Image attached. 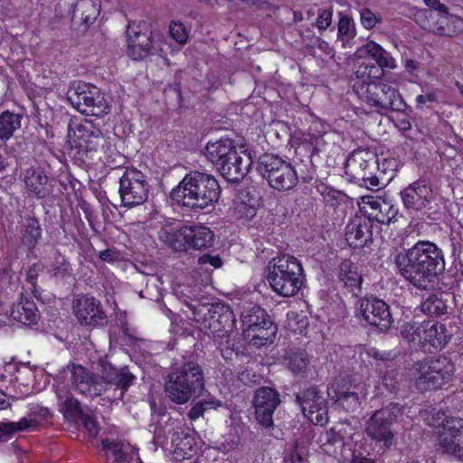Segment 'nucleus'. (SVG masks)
Listing matches in <instances>:
<instances>
[{
    "label": "nucleus",
    "instance_id": "f257e3e1",
    "mask_svg": "<svg viewBox=\"0 0 463 463\" xmlns=\"http://www.w3.org/2000/svg\"><path fill=\"white\" fill-rule=\"evenodd\" d=\"M100 381L85 367L78 364L68 366L72 390L81 395L94 398L104 395L109 402L121 400L136 376L125 366L116 368L107 360L99 363Z\"/></svg>",
    "mask_w": 463,
    "mask_h": 463
},
{
    "label": "nucleus",
    "instance_id": "f03ea898",
    "mask_svg": "<svg viewBox=\"0 0 463 463\" xmlns=\"http://www.w3.org/2000/svg\"><path fill=\"white\" fill-rule=\"evenodd\" d=\"M398 273L414 287L427 289L445 269L442 250L429 241H420L394 256Z\"/></svg>",
    "mask_w": 463,
    "mask_h": 463
},
{
    "label": "nucleus",
    "instance_id": "7ed1b4c3",
    "mask_svg": "<svg viewBox=\"0 0 463 463\" xmlns=\"http://www.w3.org/2000/svg\"><path fill=\"white\" fill-rule=\"evenodd\" d=\"M220 186L211 175L194 171L183 178L171 192V198L179 205L203 210L213 205L220 196Z\"/></svg>",
    "mask_w": 463,
    "mask_h": 463
},
{
    "label": "nucleus",
    "instance_id": "20e7f679",
    "mask_svg": "<svg viewBox=\"0 0 463 463\" xmlns=\"http://www.w3.org/2000/svg\"><path fill=\"white\" fill-rule=\"evenodd\" d=\"M187 291L185 293L182 289L181 294L185 298L184 302L192 311L193 319L198 327L209 336H225L227 328L232 326L233 317L229 307L220 303H201L190 289Z\"/></svg>",
    "mask_w": 463,
    "mask_h": 463
},
{
    "label": "nucleus",
    "instance_id": "39448f33",
    "mask_svg": "<svg viewBox=\"0 0 463 463\" xmlns=\"http://www.w3.org/2000/svg\"><path fill=\"white\" fill-rule=\"evenodd\" d=\"M204 388V377L201 366L194 362L184 363L168 374L165 383V397L175 404H185L197 397Z\"/></svg>",
    "mask_w": 463,
    "mask_h": 463
},
{
    "label": "nucleus",
    "instance_id": "423d86ee",
    "mask_svg": "<svg viewBox=\"0 0 463 463\" xmlns=\"http://www.w3.org/2000/svg\"><path fill=\"white\" fill-rule=\"evenodd\" d=\"M267 279L273 291L281 297L295 296L302 287L304 269L297 258L283 255L269 262Z\"/></svg>",
    "mask_w": 463,
    "mask_h": 463
},
{
    "label": "nucleus",
    "instance_id": "0eeeda50",
    "mask_svg": "<svg viewBox=\"0 0 463 463\" xmlns=\"http://www.w3.org/2000/svg\"><path fill=\"white\" fill-rule=\"evenodd\" d=\"M128 54L135 61L149 55L163 56L169 45L159 32H154L146 22L130 23L126 31Z\"/></svg>",
    "mask_w": 463,
    "mask_h": 463
},
{
    "label": "nucleus",
    "instance_id": "6e6552de",
    "mask_svg": "<svg viewBox=\"0 0 463 463\" xmlns=\"http://www.w3.org/2000/svg\"><path fill=\"white\" fill-rule=\"evenodd\" d=\"M455 372L454 364L446 356L429 357L414 365L415 386L420 392L441 388Z\"/></svg>",
    "mask_w": 463,
    "mask_h": 463
},
{
    "label": "nucleus",
    "instance_id": "1a4fd4ad",
    "mask_svg": "<svg viewBox=\"0 0 463 463\" xmlns=\"http://www.w3.org/2000/svg\"><path fill=\"white\" fill-rule=\"evenodd\" d=\"M67 99L81 114L101 117L108 114L110 109L104 94L96 86L81 80L71 82Z\"/></svg>",
    "mask_w": 463,
    "mask_h": 463
},
{
    "label": "nucleus",
    "instance_id": "9d476101",
    "mask_svg": "<svg viewBox=\"0 0 463 463\" xmlns=\"http://www.w3.org/2000/svg\"><path fill=\"white\" fill-rule=\"evenodd\" d=\"M354 90L363 102L377 112L398 111L404 106V101L398 90L387 83L371 81L367 84L354 85Z\"/></svg>",
    "mask_w": 463,
    "mask_h": 463
},
{
    "label": "nucleus",
    "instance_id": "9b49d317",
    "mask_svg": "<svg viewBox=\"0 0 463 463\" xmlns=\"http://www.w3.org/2000/svg\"><path fill=\"white\" fill-rule=\"evenodd\" d=\"M258 170L269 186L278 191H288L298 183L297 172L291 164L275 155L261 156Z\"/></svg>",
    "mask_w": 463,
    "mask_h": 463
},
{
    "label": "nucleus",
    "instance_id": "f8f14e48",
    "mask_svg": "<svg viewBox=\"0 0 463 463\" xmlns=\"http://www.w3.org/2000/svg\"><path fill=\"white\" fill-rule=\"evenodd\" d=\"M243 335L254 345H264L274 337L276 328L264 309L253 305L244 307L241 315Z\"/></svg>",
    "mask_w": 463,
    "mask_h": 463
},
{
    "label": "nucleus",
    "instance_id": "ddd939ff",
    "mask_svg": "<svg viewBox=\"0 0 463 463\" xmlns=\"http://www.w3.org/2000/svg\"><path fill=\"white\" fill-rule=\"evenodd\" d=\"M402 407L398 403H390L375 411L365 424L366 435L384 448H390L394 440L392 425L402 414Z\"/></svg>",
    "mask_w": 463,
    "mask_h": 463
},
{
    "label": "nucleus",
    "instance_id": "4468645a",
    "mask_svg": "<svg viewBox=\"0 0 463 463\" xmlns=\"http://www.w3.org/2000/svg\"><path fill=\"white\" fill-rule=\"evenodd\" d=\"M377 158L375 155L367 150H357L347 158L345 163V174L352 180L369 190H378L383 185L375 175L377 169Z\"/></svg>",
    "mask_w": 463,
    "mask_h": 463
},
{
    "label": "nucleus",
    "instance_id": "2eb2a0df",
    "mask_svg": "<svg viewBox=\"0 0 463 463\" xmlns=\"http://www.w3.org/2000/svg\"><path fill=\"white\" fill-rule=\"evenodd\" d=\"M119 194L125 207L142 204L148 196V184L144 174L136 168L126 169L119 180Z\"/></svg>",
    "mask_w": 463,
    "mask_h": 463
},
{
    "label": "nucleus",
    "instance_id": "dca6fc26",
    "mask_svg": "<svg viewBox=\"0 0 463 463\" xmlns=\"http://www.w3.org/2000/svg\"><path fill=\"white\" fill-rule=\"evenodd\" d=\"M439 449L463 460V419L449 417L442 422L439 434Z\"/></svg>",
    "mask_w": 463,
    "mask_h": 463
},
{
    "label": "nucleus",
    "instance_id": "f3484780",
    "mask_svg": "<svg viewBox=\"0 0 463 463\" xmlns=\"http://www.w3.org/2000/svg\"><path fill=\"white\" fill-rule=\"evenodd\" d=\"M297 401L311 422L321 426L327 422L326 400L317 387H309L297 394Z\"/></svg>",
    "mask_w": 463,
    "mask_h": 463
},
{
    "label": "nucleus",
    "instance_id": "a211bd4d",
    "mask_svg": "<svg viewBox=\"0 0 463 463\" xmlns=\"http://www.w3.org/2000/svg\"><path fill=\"white\" fill-rule=\"evenodd\" d=\"M74 312L79 323L88 328L104 326L108 323L107 315L99 300L89 295L77 299Z\"/></svg>",
    "mask_w": 463,
    "mask_h": 463
},
{
    "label": "nucleus",
    "instance_id": "6ab92c4d",
    "mask_svg": "<svg viewBox=\"0 0 463 463\" xmlns=\"http://www.w3.org/2000/svg\"><path fill=\"white\" fill-rule=\"evenodd\" d=\"M279 392L270 387L259 388L253 399L257 421L264 427L273 424V413L280 403Z\"/></svg>",
    "mask_w": 463,
    "mask_h": 463
},
{
    "label": "nucleus",
    "instance_id": "aec40b11",
    "mask_svg": "<svg viewBox=\"0 0 463 463\" xmlns=\"http://www.w3.org/2000/svg\"><path fill=\"white\" fill-rule=\"evenodd\" d=\"M364 384H344L335 380L327 390L328 397L347 411H355L364 396Z\"/></svg>",
    "mask_w": 463,
    "mask_h": 463
},
{
    "label": "nucleus",
    "instance_id": "412c9836",
    "mask_svg": "<svg viewBox=\"0 0 463 463\" xmlns=\"http://www.w3.org/2000/svg\"><path fill=\"white\" fill-rule=\"evenodd\" d=\"M359 314L370 325L387 329L392 323L389 306L379 298H364L359 301Z\"/></svg>",
    "mask_w": 463,
    "mask_h": 463
},
{
    "label": "nucleus",
    "instance_id": "4be33fe9",
    "mask_svg": "<svg viewBox=\"0 0 463 463\" xmlns=\"http://www.w3.org/2000/svg\"><path fill=\"white\" fill-rule=\"evenodd\" d=\"M405 208L420 212L430 208L434 200V194L430 184L424 180H417L401 192Z\"/></svg>",
    "mask_w": 463,
    "mask_h": 463
},
{
    "label": "nucleus",
    "instance_id": "5701e85b",
    "mask_svg": "<svg viewBox=\"0 0 463 463\" xmlns=\"http://www.w3.org/2000/svg\"><path fill=\"white\" fill-rule=\"evenodd\" d=\"M222 163L219 173L229 182H239L248 173L252 158L246 151H234Z\"/></svg>",
    "mask_w": 463,
    "mask_h": 463
},
{
    "label": "nucleus",
    "instance_id": "b1692460",
    "mask_svg": "<svg viewBox=\"0 0 463 463\" xmlns=\"http://www.w3.org/2000/svg\"><path fill=\"white\" fill-rule=\"evenodd\" d=\"M372 222L364 218L356 217L345 227V240L353 248H363L372 240Z\"/></svg>",
    "mask_w": 463,
    "mask_h": 463
},
{
    "label": "nucleus",
    "instance_id": "393cba45",
    "mask_svg": "<svg viewBox=\"0 0 463 463\" xmlns=\"http://www.w3.org/2000/svg\"><path fill=\"white\" fill-rule=\"evenodd\" d=\"M11 316L14 320L26 326L36 325L40 319V312L33 298L23 294L13 304Z\"/></svg>",
    "mask_w": 463,
    "mask_h": 463
},
{
    "label": "nucleus",
    "instance_id": "a878e982",
    "mask_svg": "<svg viewBox=\"0 0 463 463\" xmlns=\"http://www.w3.org/2000/svg\"><path fill=\"white\" fill-rule=\"evenodd\" d=\"M25 188L29 195L45 198L51 194L48 177L41 168L31 167L24 173Z\"/></svg>",
    "mask_w": 463,
    "mask_h": 463
},
{
    "label": "nucleus",
    "instance_id": "bb28decb",
    "mask_svg": "<svg viewBox=\"0 0 463 463\" xmlns=\"http://www.w3.org/2000/svg\"><path fill=\"white\" fill-rule=\"evenodd\" d=\"M237 148L230 138H222L215 142H209L205 147L206 157L216 166L219 171L222 163H225L232 153Z\"/></svg>",
    "mask_w": 463,
    "mask_h": 463
},
{
    "label": "nucleus",
    "instance_id": "cd10ccee",
    "mask_svg": "<svg viewBox=\"0 0 463 463\" xmlns=\"http://www.w3.org/2000/svg\"><path fill=\"white\" fill-rule=\"evenodd\" d=\"M354 56L357 59H364L366 56H370L375 61V64L381 67L394 68V60L389 52L373 41H369L359 47L355 51Z\"/></svg>",
    "mask_w": 463,
    "mask_h": 463
},
{
    "label": "nucleus",
    "instance_id": "c85d7f7f",
    "mask_svg": "<svg viewBox=\"0 0 463 463\" xmlns=\"http://www.w3.org/2000/svg\"><path fill=\"white\" fill-rule=\"evenodd\" d=\"M185 236L187 237V250H203L212 247L214 241V234L210 228L203 225L184 226Z\"/></svg>",
    "mask_w": 463,
    "mask_h": 463
},
{
    "label": "nucleus",
    "instance_id": "c756f323",
    "mask_svg": "<svg viewBox=\"0 0 463 463\" xmlns=\"http://www.w3.org/2000/svg\"><path fill=\"white\" fill-rule=\"evenodd\" d=\"M158 236L162 242L174 250H187V237L185 236L184 226L176 229L171 224H166L159 231Z\"/></svg>",
    "mask_w": 463,
    "mask_h": 463
},
{
    "label": "nucleus",
    "instance_id": "7c9ffc66",
    "mask_svg": "<svg viewBox=\"0 0 463 463\" xmlns=\"http://www.w3.org/2000/svg\"><path fill=\"white\" fill-rule=\"evenodd\" d=\"M78 138L80 146L87 151H94L104 141V137L99 128H96L90 122H86L78 127Z\"/></svg>",
    "mask_w": 463,
    "mask_h": 463
},
{
    "label": "nucleus",
    "instance_id": "2f4dec72",
    "mask_svg": "<svg viewBox=\"0 0 463 463\" xmlns=\"http://www.w3.org/2000/svg\"><path fill=\"white\" fill-rule=\"evenodd\" d=\"M448 341L449 336L443 325L426 321L422 345L429 344L435 349H440Z\"/></svg>",
    "mask_w": 463,
    "mask_h": 463
},
{
    "label": "nucleus",
    "instance_id": "473e14b6",
    "mask_svg": "<svg viewBox=\"0 0 463 463\" xmlns=\"http://www.w3.org/2000/svg\"><path fill=\"white\" fill-rule=\"evenodd\" d=\"M339 279L344 283L345 287L354 291L360 289L362 284V276L358 271V268L349 260H344L340 265Z\"/></svg>",
    "mask_w": 463,
    "mask_h": 463
},
{
    "label": "nucleus",
    "instance_id": "72a5a7b5",
    "mask_svg": "<svg viewBox=\"0 0 463 463\" xmlns=\"http://www.w3.org/2000/svg\"><path fill=\"white\" fill-rule=\"evenodd\" d=\"M355 36L356 29L354 22L346 15L341 16L337 25V41L341 43L342 47H353V43Z\"/></svg>",
    "mask_w": 463,
    "mask_h": 463
},
{
    "label": "nucleus",
    "instance_id": "f704fd0d",
    "mask_svg": "<svg viewBox=\"0 0 463 463\" xmlns=\"http://www.w3.org/2000/svg\"><path fill=\"white\" fill-rule=\"evenodd\" d=\"M23 116L8 110L0 115V139L8 140L21 127Z\"/></svg>",
    "mask_w": 463,
    "mask_h": 463
},
{
    "label": "nucleus",
    "instance_id": "c9c22d12",
    "mask_svg": "<svg viewBox=\"0 0 463 463\" xmlns=\"http://www.w3.org/2000/svg\"><path fill=\"white\" fill-rule=\"evenodd\" d=\"M383 69L372 61H362L355 70V76L360 81L354 85L376 81L375 80L383 76Z\"/></svg>",
    "mask_w": 463,
    "mask_h": 463
},
{
    "label": "nucleus",
    "instance_id": "e433bc0d",
    "mask_svg": "<svg viewBox=\"0 0 463 463\" xmlns=\"http://www.w3.org/2000/svg\"><path fill=\"white\" fill-rule=\"evenodd\" d=\"M288 368L296 375L305 376L309 367V355L302 350L292 352L286 357Z\"/></svg>",
    "mask_w": 463,
    "mask_h": 463
},
{
    "label": "nucleus",
    "instance_id": "4c0bfd02",
    "mask_svg": "<svg viewBox=\"0 0 463 463\" xmlns=\"http://www.w3.org/2000/svg\"><path fill=\"white\" fill-rule=\"evenodd\" d=\"M52 260L47 266L48 273L56 279H65L71 275L70 263L58 251L52 254Z\"/></svg>",
    "mask_w": 463,
    "mask_h": 463
},
{
    "label": "nucleus",
    "instance_id": "58836bf2",
    "mask_svg": "<svg viewBox=\"0 0 463 463\" xmlns=\"http://www.w3.org/2000/svg\"><path fill=\"white\" fill-rule=\"evenodd\" d=\"M40 237L41 227L39 222L34 218L26 219L23 224V243L32 249L36 245Z\"/></svg>",
    "mask_w": 463,
    "mask_h": 463
},
{
    "label": "nucleus",
    "instance_id": "ea45409f",
    "mask_svg": "<svg viewBox=\"0 0 463 463\" xmlns=\"http://www.w3.org/2000/svg\"><path fill=\"white\" fill-rule=\"evenodd\" d=\"M426 321H409L402 326L401 334L409 342L422 345Z\"/></svg>",
    "mask_w": 463,
    "mask_h": 463
},
{
    "label": "nucleus",
    "instance_id": "a19ab883",
    "mask_svg": "<svg viewBox=\"0 0 463 463\" xmlns=\"http://www.w3.org/2000/svg\"><path fill=\"white\" fill-rule=\"evenodd\" d=\"M221 406V402L213 397H207L194 402L187 413L191 420H196L200 417H203L204 412L211 410H216Z\"/></svg>",
    "mask_w": 463,
    "mask_h": 463
},
{
    "label": "nucleus",
    "instance_id": "79ce46f5",
    "mask_svg": "<svg viewBox=\"0 0 463 463\" xmlns=\"http://www.w3.org/2000/svg\"><path fill=\"white\" fill-rule=\"evenodd\" d=\"M100 5L98 0H80L76 5V11L80 12L84 24H91L98 17Z\"/></svg>",
    "mask_w": 463,
    "mask_h": 463
},
{
    "label": "nucleus",
    "instance_id": "37998d69",
    "mask_svg": "<svg viewBox=\"0 0 463 463\" xmlns=\"http://www.w3.org/2000/svg\"><path fill=\"white\" fill-rule=\"evenodd\" d=\"M33 373L28 369L17 370L15 375L10 379L16 392L21 395H27L31 392V384Z\"/></svg>",
    "mask_w": 463,
    "mask_h": 463
},
{
    "label": "nucleus",
    "instance_id": "c03bdc74",
    "mask_svg": "<svg viewBox=\"0 0 463 463\" xmlns=\"http://www.w3.org/2000/svg\"><path fill=\"white\" fill-rule=\"evenodd\" d=\"M446 301L439 295L432 294L421 303L423 313L430 316H439L447 312Z\"/></svg>",
    "mask_w": 463,
    "mask_h": 463
},
{
    "label": "nucleus",
    "instance_id": "a18cd8bd",
    "mask_svg": "<svg viewBox=\"0 0 463 463\" xmlns=\"http://www.w3.org/2000/svg\"><path fill=\"white\" fill-rule=\"evenodd\" d=\"M381 203H383V199L380 197H374L372 195H364L360 198L358 202V205L360 211L367 216L366 220H369L372 222V220H375L376 214Z\"/></svg>",
    "mask_w": 463,
    "mask_h": 463
},
{
    "label": "nucleus",
    "instance_id": "49530a36",
    "mask_svg": "<svg viewBox=\"0 0 463 463\" xmlns=\"http://www.w3.org/2000/svg\"><path fill=\"white\" fill-rule=\"evenodd\" d=\"M63 416L69 421H76L82 416V410L79 401L73 397H67L61 409Z\"/></svg>",
    "mask_w": 463,
    "mask_h": 463
},
{
    "label": "nucleus",
    "instance_id": "de8ad7c7",
    "mask_svg": "<svg viewBox=\"0 0 463 463\" xmlns=\"http://www.w3.org/2000/svg\"><path fill=\"white\" fill-rule=\"evenodd\" d=\"M38 422L34 419L23 418L17 422L0 423V432L12 434L17 431L29 430L34 428Z\"/></svg>",
    "mask_w": 463,
    "mask_h": 463
},
{
    "label": "nucleus",
    "instance_id": "09e8293b",
    "mask_svg": "<svg viewBox=\"0 0 463 463\" xmlns=\"http://www.w3.org/2000/svg\"><path fill=\"white\" fill-rule=\"evenodd\" d=\"M398 209L390 202L383 199L377 212L375 221L380 223H389L397 215Z\"/></svg>",
    "mask_w": 463,
    "mask_h": 463
},
{
    "label": "nucleus",
    "instance_id": "8fccbe9b",
    "mask_svg": "<svg viewBox=\"0 0 463 463\" xmlns=\"http://www.w3.org/2000/svg\"><path fill=\"white\" fill-rule=\"evenodd\" d=\"M169 34L180 45H184L188 42L189 32L180 22H171L169 24Z\"/></svg>",
    "mask_w": 463,
    "mask_h": 463
},
{
    "label": "nucleus",
    "instance_id": "3c124183",
    "mask_svg": "<svg viewBox=\"0 0 463 463\" xmlns=\"http://www.w3.org/2000/svg\"><path fill=\"white\" fill-rule=\"evenodd\" d=\"M102 446L105 449L113 454L116 461L124 462L127 460V456L123 451V445L121 443L109 439H103Z\"/></svg>",
    "mask_w": 463,
    "mask_h": 463
},
{
    "label": "nucleus",
    "instance_id": "603ef678",
    "mask_svg": "<svg viewBox=\"0 0 463 463\" xmlns=\"http://www.w3.org/2000/svg\"><path fill=\"white\" fill-rule=\"evenodd\" d=\"M437 100L438 90H429L423 94H420L415 99L416 107L419 109H422L424 108L430 109L431 104L437 102Z\"/></svg>",
    "mask_w": 463,
    "mask_h": 463
},
{
    "label": "nucleus",
    "instance_id": "864d4df0",
    "mask_svg": "<svg viewBox=\"0 0 463 463\" xmlns=\"http://www.w3.org/2000/svg\"><path fill=\"white\" fill-rule=\"evenodd\" d=\"M360 20L362 25L367 30L373 29L380 22L376 14L368 8H364L360 12Z\"/></svg>",
    "mask_w": 463,
    "mask_h": 463
},
{
    "label": "nucleus",
    "instance_id": "5fc2aeb1",
    "mask_svg": "<svg viewBox=\"0 0 463 463\" xmlns=\"http://www.w3.org/2000/svg\"><path fill=\"white\" fill-rule=\"evenodd\" d=\"M336 442L339 443L342 448L340 460H342L343 463H371L368 458H358L354 457L350 449L345 448L344 442L341 439L336 440Z\"/></svg>",
    "mask_w": 463,
    "mask_h": 463
},
{
    "label": "nucleus",
    "instance_id": "6e6d98bb",
    "mask_svg": "<svg viewBox=\"0 0 463 463\" xmlns=\"http://www.w3.org/2000/svg\"><path fill=\"white\" fill-rule=\"evenodd\" d=\"M397 375L398 373L392 370L387 371L383 376L382 383L390 392H394L398 388Z\"/></svg>",
    "mask_w": 463,
    "mask_h": 463
},
{
    "label": "nucleus",
    "instance_id": "4d7b16f0",
    "mask_svg": "<svg viewBox=\"0 0 463 463\" xmlns=\"http://www.w3.org/2000/svg\"><path fill=\"white\" fill-rule=\"evenodd\" d=\"M332 11L330 10H322L318 14V17L317 19V26L319 30H326L329 27L332 22Z\"/></svg>",
    "mask_w": 463,
    "mask_h": 463
},
{
    "label": "nucleus",
    "instance_id": "13d9d810",
    "mask_svg": "<svg viewBox=\"0 0 463 463\" xmlns=\"http://www.w3.org/2000/svg\"><path fill=\"white\" fill-rule=\"evenodd\" d=\"M85 427V429L92 435L97 436L99 432V429L97 427V422L95 419L89 414L82 413V416L80 417V419Z\"/></svg>",
    "mask_w": 463,
    "mask_h": 463
},
{
    "label": "nucleus",
    "instance_id": "bf43d9fd",
    "mask_svg": "<svg viewBox=\"0 0 463 463\" xmlns=\"http://www.w3.org/2000/svg\"><path fill=\"white\" fill-rule=\"evenodd\" d=\"M31 415L39 417L43 420L51 418L52 412L47 407L42 406L37 403H33L30 407Z\"/></svg>",
    "mask_w": 463,
    "mask_h": 463
},
{
    "label": "nucleus",
    "instance_id": "052dcab7",
    "mask_svg": "<svg viewBox=\"0 0 463 463\" xmlns=\"http://www.w3.org/2000/svg\"><path fill=\"white\" fill-rule=\"evenodd\" d=\"M198 262L201 265L210 264L214 268H220L222 263L219 256H211L209 254H203L201 256Z\"/></svg>",
    "mask_w": 463,
    "mask_h": 463
},
{
    "label": "nucleus",
    "instance_id": "680f3d73",
    "mask_svg": "<svg viewBox=\"0 0 463 463\" xmlns=\"http://www.w3.org/2000/svg\"><path fill=\"white\" fill-rule=\"evenodd\" d=\"M40 270H41L40 265L34 264L27 271V275H26L27 280L32 284L33 287H34L36 284Z\"/></svg>",
    "mask_w": 463,
    "mask_h": 463
},
{
    "label": "nucleus",
    "instance_id": "e2e57ef3",
    "mask_svg": "<svg viewBox=\"0 0 463 463\" xmlns=\"http://www.w3.org/2000/svg\"><path fill=\"white\" fill-rule=\"evenodd\" d=\"M286 463H305V458L298 449H294L286 459Z\"/></svg>",
    "mask_w": 463,
    "mask_h": 463
},
{
    "label": "nucleus",
    "instance_id": "0e129e2a",
    "mask_svg": "<svg viewBox=\"0 0 463 463\" xmlns=\"http://www.w3.org/2000/svg\"><path fill=\"white\" fill-rule=\"evenodd\" d=\"M99 259L104 261L111 262L114 260V252L111 250H101L99 252Z\"/></svg>",
    "mask_w": 463,
    "mask_h": 463
},
{
    "label": "nucleus",
    "instance_id": "69168bd1",
    "mask_svg": "<svg viewBox=\"0 0 463 463\" xmlns=\"http://www.w3.org/2000/svg\"><path fill=\"white\" fill-rule=\"evenodd\" d=\"M11 405L7 395L0 390V411L9 408Z\"/></svg>",
    "mask_w": 463,
    "mask_h": 463
},
{
    "label": "nucleus",
    "instance_id": "338daca9",
    "mask_svg": "<svg viewBox=\"0 0 463 463\" xmlns=\"http://www.w3.org/2000/svg\"><path fill=\"white\" fill-rule=\"evenodd\" d=\"M432 8L439 11L441 14H444L447 15L449 14L448 7L444 4H441L440 1H439L438 4L435 5Z\"/></svg>",
    "mask_w": 463,
    "mask_h": 463
},
{
    "label": "nucleus",
    "instance_id": "774afa93",
    "mask_svg": "<svg viewBox=\"0 0 463 463\" xmlns=\"http://www.w3.org/2000/svg\"><path fill=\"white\" fill-rule=\"evenodd\" d=\"M368 354L371 355V356H373L375 357L376 359H380V360H385L386 357H385V354H380L378 351H376L375 349H370Z\"/></svg>",
    "mask_w": 463,
    "mask_h": 463
}]
</instances>
